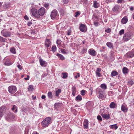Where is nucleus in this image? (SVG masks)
<instances>
[{"instance_id":"obj_1","label":"nucleus","mask_w":134,"mask_h":134,"mask_svg":"<svg viewBox=\"0 0 134 134\" xmlns=\"http://www.w3.org/2000/svg\"><path fill=\"white\" fill-rule=\"evenodd\" d=\"M97 93L98 94V97L99 98L104 100L106 98V96L104 94V91L102 89L98 88L96 89Z\"/></svg>"},{"instance_id":"obj_2","label":"nucleus","mask_w":134,"mask_h":134,"mask_svg":"<svg viewBox=\"0 0 134 134\" xmlns=\"http://www.w3.org/2000/svg\"><path fill=\"white\" fill-rule=\"evenodd\" d=\"M52 123L51 118L50 117L46 118L41 122L42 126L43 127H47Z\"/></svg>"},{"instance_id":"obj_3","label":"nucleus","mask_w":134,"mask_h":134,"mask_svg":"<svg viewBox=\"0 0 134 134\" xmlns=\"http://www.w3.org/2000/svg\"><path fill=\"white\" fill-rule=\"evenodd\" d=\"M31 13L32 15L35 18L40 19L38 11L37 9L34 8H32L31 10Z\"/></svg>"},{"instance_id":"obj_4","label":"nucleus","mask_w":134,"mask_h":134,"mask_svg":"<svg viewBox=\"0 0 134 134\" xmlns=\"http://www.w3.org/2000/svg\"><path fill=\"white\" fill-rule=\"evenodd\" d=\"M14 118V116L13 113H10L7 114L5 119L7 121L11 122L13 120Z\"/></svg>"},{"instance_id":"obj_5","label":"nucleus","mask_w":134,"mask_h":134,"mask_svg":"<svg viewBox=\"0 0 134 134\" xmlns=\"http://www.w3.org/2000/svg\"><path fill=\"white\" fill-rule=\"evenodd\" d=\"M8 90L9 92L11 94H13L17 91L16 87L13 85H11L9 86Z\"/></svg>"},{"instance_id":"obj_6","label":"nucleus","mask_w":134,"mask_h":134,"mask_svg":"<svg viewBox=\"0 0 134 134\" xmlns=\"http://www.w3.org/2000/svg\"><path fill=\"white\" fill-rule=\"evenodd\" d=\"M58 17V14L57 11L56 10L54 9L52 11L51 14V17L52 19H57Z\"/></svg>"},{"instance_id":"obj_7","label":"nucleus","mask_w":134,"mask_h":134,"mask_svg":"<svg viewBox=\"0 0 134 134\" xmlns=\"http://www.w3.org/2000/svg\"><path fill=\"white\" fill-rule=\"evenodd\" d=\"M125 57L126 58H131L134 57V49L131 51L128 52L125 55Z\"/></svg>"},{"instance_id":"obj_8","label":"nucleus","mask_w":134,"mask_h":134,"mask_svg":"<svg viewBox=\"0 0 134 134\" xmlns=\"http://www.w3.org/2000/svg\"><path fill=\"white\" fill-rule=\"evenodd\" d=\"M1 34L5 37H7L11 35L10 32L5 29L3 30L1 32Z\"/></svg>"},{"instance_id":"obj_9","label":"nucleus","mask_w":134,"mask_h":134,"mask_svg":"<svg viewBox=\"0 0 134 134\" xmlns=\"http://www.w3.org/2000/svg\"><path fill=\"white\" fill-rule=\"evenodd\" d=\"M38 14L40 16V19H41L40 16L43 15L45 13V9L43 7H41L38 10Z\"/></svg>"},{"instance_id":"obj_10","label":"nucleus","mask_w":134,"mask_h":134,"mask_svg":"<svg viewBox=\"0 0 134 134\" xmlns=\"http://www.w3.org/2000/svg\"><path fill=\"white\" fill-rule=\"evenodd\" d=\"M79 29L80 31L82 32H86L87 30V27L85 24H81L79 26Z\"/></svg>"},{"instance_id":"obj_11","label":"nucleus","mask_w":134,"mask_h":134,"mask_svg":"<svg viewBox=\"0 0 134 134\" xmlns=\"http://www.w3.org/2000/svg\"><path fill=\"white\" fill-rule=\"evenodd\" d=\"M13 62L11 61L10 59L8 58L5 59L4 60V64L7 66L12 65Z\"/></svg>"},{"instance_id":"obj_12","label":"nucleus","mask_w":134,"mask_h":134,"mask_svg":"<svg viewBox=\"0 0 134 134\" xmlns=\"http://www.w3.org/2000/svg\"><path fill=\"white\" fill-rule=\"evenodd\" d=\"M121 110L124 113H126L128 110V108L127 105L124 103L121 106Z\"/></svg>"},{"instance_id":"obj_13","label":"nucleus","mask_w":134,"mask_h":134,"mask_svg":"<svg viewBox=\"0 0 134 134\" xmlns=\"http://www.w3.org/2000/svg\"><path fill=\"white\" fill-rule=\"evenodd\" d=\"M51 42L50 39H46L45 41L44 45L45 47L48 48L51 46Z\"/></svg>"},{"instance_id":"obj_14","label":"nucleus","mask_w":134,"mask_h":134,"mask_svg":"<svg viewBox=\"0 0 134 134\" xmlns=\"http://www.w3.org/2000/svg\"><path fill=\"white\" fill-rule=\"evenodd\" d=\"M88 52L89 54L92 56H94L96 55V52L94 49L91 48L89 49Z\"/></svg>"},{"instance_id":"obj_15","label":"nucleus","mask_w":134,"mask_h":134,"mask_svg":"<svg viewBox=\"0 0 134 134\" xmlns=\"http://www.w3.org/2000/svg\"><path fill=\"white\" fill-rule=\"evenodd\" d=\"M88 120L85 119L84 120L83 122V127L85 129H88Z\"/></svg>"},{"instance_id":"obj_16","label":"nucleus","mask_w":134,"mask_h":134,"mask_svg":"<svg viewBox=\"0 0 134 134\" xmlns=\"http://www.w3.org/2000/svg\"><path fill=\"white\" fill-rule=\"evenodd\" d=\"M130 39V36L127 33L124 35L123 37V40L126 41H127Z\"/></svg>"},{"instance_id":"obj_17","label":"nucleus","mask_w":134,"mask_h":134,"mask_svg":"<svg viewBox=\"0 0 134 134\" xmlns=\"http://www.w3.org/2000/svg\"><path fill=\"white\" fill-rule=\"evenodd\" d=\"M93 19L94 20L93 23L94 26L96 27L98 26L99 24L98 18L97 16H95L94 18H93Z\"/></svg>"},{"instance_id":"obj_18","label":"nucleus","mask_w":134,"mask_h":134,"mask_svg":"<svg viewBox=\"0 0 134 134\" xmlns=\"http://www.w3.org/2000/svg\"><path fill=\"white\" fill-rule=\"evenodd\" d=\"M101 69L100 68H97L96 71V74L97 77H100L101 76V74L100 73Z\"/></svg>"},{"instance_id":"obj_19","label":"nucleus","mask_w":134,"mask_h":134,"mask_svg":"<svg viewBox=\"0 0 134 134\" xmlns=\"http://www.w3.org/2000/svg\"><path fill=\"white\" fill-rule=\"evenodd\" d=\"M103 118L108 120L110 118V116L109 114H107L104 113H102L101 114Z\"/></svg>"},{"instance_id":"obj_20","label":"nucleus","mask_w":134,"mask_h":134,"mask_svg":"<svg viewBox=\"0 0 134 134\" xmlns=\"http://www.w3.org/2000/svg\"><path fill=\"white\" fill-rule=\"evenodd\" d=\"M40 65L41 66H45L47 64L46 62L44 61L42 58H40L39 60Z\"/></svg>"},{"instance_id":"obj_21","label":"nucleus","mask_w":134,"mask_h":134,"mask_svg":"<svg viewBox=\"0 0 134 134\" xmlns=\"http://www.w3.org/2000/svg\"><path fill=\"white\" fill-rule=\"evenodd\" d=\"M86 108L89 110H91L93 107V105L90 102H87L86 104Z\"/></svg>"},{"instance_id":"obj_22","label":"nucleus","mask_w":134,"mask_h":134,"mask_svg":"<svg viewBox=\"0 0 134 134\" xmlns=\"http://www.w3.org/2000/svg\"><path fill=\"white\" fill-rule=\"evenodd\" d=\"M128 20L127 16H125L121 20V22L122 24H125L127 23Z\"/></svg>"},{"instance_id":"obj_23","label":"nucleus","mask_w":134,"mask_h":134,"mask_svg":"<svg viewBox=\"0 0 134 134\" xmlns=\"http://www.w3.org/2000/svg\"><path fill=\"white\" fill-rule=\"evenodd\" d=\"M120 8V7L118 5H115L114 7L112 9V10L113 12H116L118 11Z\"/></svg>"},{"instance_id":"obj_24","label":"nucleus","mask_w":134,"mask_h":134,"mask_svg":"<svg viewBox=\"0 0 134 134\" xmlns=\"http://www.w3.org/2000/svg\"><path fill=\"white\" fill-rule=\"evenodd\" d=\"M100 6L99 3L97 1H93V6L95 8H98Z\"/></svg>"},{"instance_id":"obj_25","label":"nucleus","mask_w":134,"mask_h":134,"mask_svg":"<svg viewBox=\"0 0 134 134\" xmlns=\"http://www.w3.org/2000/svg\"><path fill=\"white\" fill-rule=\"evenodd\" d=\"M34 89V87L33 85H30L27 88L29 92H31L33 91Z\"/></svg>"},{"instance_id":"obj_26","label":"nucleus","mask_w":134,"mask_h":134,"mask_svg":"<svg viewBox=\"0 0 134 134\" xmlns=\"http://www.w3.org/2000/svg\"><path fill=\"white\" fill-rule=\"evenodd\" d=\"M5 108V106H2L0 108V118L2 117L3 115V111Z\"/></svg>"},{"instance_id":"obj_27","label":"nucleus","mask_w":134,"mask_h":134,"mask_svg":"<svg viewBox=\"0 0 134 134\" xmlns=\"http://www.w3.org/2000/svg\"><path fill=\"white\" fill-rule=\"evenodd\" d=\"M82 99V97L80 95H78L75 98V100L77 102L81 101Z\"/></svg>"},{"instance_id":"obj_28","label":"nucleus","mask_w":134,"mask_h":134,"mask_svg":"<svg viewBox=\"0 0 134 134\" xmlns=\"http://www.w3.org/2000/svg\"><path fill=\"white\" fill-rule=\"evenodd\" d=\"M116 104L114 102H111L109 105V107L111 108L114 109L116 107Z\"/></svg>"},{"instance_id":"obj_29","label":"nucleus","mask_w":134,"mask_h":134,"mask_svg":"<svg viewBox=\"0 0 134 134\" xmlns=\"http://www.w3.org/2000/svg\"><path fill=\"white\" fill-rule=\"evenodd\" d=\"M12 110L14 113H16L17 111V107L16 105H13L12 108L11 109Z\"/></svg>"},{"instance_id":"obj_30","label":"nucleus","mask_w":134,"mask_h":134,"mask_svg":"<svg viewBox=\"0 0 134 134\" xmlns=\"http://www.w3.org/2000/svg\"><path fill=\"white\" fill-rule=\"evenodd\" d=\"M61 90L60 89H58L57 90H56L55 92V95L57 97L59 96V94L61 93Z\"/></svg>"},{"instance_id":"obj_31","label":"nucleus","mask_w":134,"mask_h":134,"mask_svg":"<svg viewBox=\"0 0 134 134\" xmlns=\"http://www.w3.org/2000/svg\"><path fill=\"white\" fill-rule=\"evenodd\" d=\"M118 73L117 72L115 71H113L111 73V76L113 77L117 75Z\"/></svg>"},{"instance_id":"obj_32","label":"nucleus","mask_w":134,"mask_h":134,"mask_svg":"<svg viewBox=\"0 0 134 134\" xmlns=\"http://www.w3.org/2000/svg\"><path fill=\"white\" fill-rule=\"evenodd\" d=\"M109 127L111 129H114L115 130L117 129L118 128V126L117 124L110 125L109 126Z\"/></svg>"},{"instance_id":"obj_33","label":"nucleus","mask_w":134,"mask_h":134,"mask_svg":"<svg viewBox=\"0 0 134 134\" xmlns=\"http://www.w3.org/2000/svg\"><path fill=\"white\" fill-rule=\"evenodd\" d=\"M72 95L73 96H74L76 93V89L75 87H73L72 88Z\"/></svg>"},{"instance_id":"obj_34","label":"nucleus","mask_w":134,"mask_h":134,"mask_svg":"<svg viewBox=\"0 0 134 134\" xmlns=\"http://www.w3.org/2000/svg\"><path fill=\"white\" fill-rule=\"evenodd\" d=\"M62 74L63 75L62 78L63 79H65L68 77V74L67 72H63Z\"/></svg>"},{"instance_id":"obj_35","label":"nucleus","mask_w":134,"mask_h":134,"mask_svg":"<svg viewBox=\"0 0 134 134\" xmlns=\"http://www.w3.org/2000/svg\"><path fill=\"white\" fill-rule=\"evenodd\" d=\"M56 55L59 57L60 60H64L65 59V58L61 54L59 53H57Z\"/></svg>"},{"instance_id":"obj_36","label":"nucleus","mask_w":134,"mask_h":134,"mask_svg":"<svg viewBox=\"0 0 134 134\" xmlns=\"http://www.w3.org/2000/svg\"><path fill=\"white\" fill-rule=\"evenodd\" d=\"M106 45L109 48H113V44L110 42H107L106 43Z\"/></svg>"},{"instance_id":"obj_37","label":"nucleus","mask_w":134,"mask_h":134,"mask_svg":"<svg viewBox=\"0 0 134 134\" xmlns=\"http://www.w3.org/2000/svg\"><path fill=\"white\" fill-rule=\"evenodd\" d=\"M100 87L103 89V90H105L107 88V86L105 84H102L100 86Z\"/></svg>"},{"instance_id":"obj_38","label":"nucleus","mask_w":134,"mask_h":134,"mask_svg":"<svg viewBox=\"0 0 134 134\" xmlns=\"http://www.w3.org/2000/svg\"><path fill=\"white\" fill-rule=\"evenodd\" d=\"M47 96L48 98L49 99H52L53 98L52 93L51 92H49L47 94Z\"/></svg>"},{"instance_id":"obj_39","label":"nucleus","mask_w":134,"mask_h":134,"mask_svg":"<svg viewBox=\"0 0 134 134\" xmlns=\"http://www.w3.org/2000/svg\"><path fill=\"white\" fill-rule=\"evenodd\" d=\"M123 72L124 74H127L128 72V69L125 67L123 68L122 69Z\"/></svg>"},{"instance_id":"obj_40","label":"nucleus","mask_w":134,"mask_h":134,"mask_svg":"<svg viewBox=\"0 0 134 134\" xmlns=\"http://www.w3.org/2000/svg\"><path fill=\"white\" fill-rule=\"evenodd\" d=\"M52 51L53 52H55L57 50V48L55 45H53L52 47Z\"/></svg>"},{"instance_id":"obj_41","label":"nucleus","mask_w":134,"mask_h":134,"mask_svg":"<svg viewBox=\"0 0 134 134\" xmlns=\"http://www.w3.org/2000/svg\"><path fill=\"white\" fill-rule=\"evenodd\" d=\"M7 39L3 38L0 36V42H4L7 40Z\"/></svg>"},{"instance_id":"obj_42","label":"nucleus","mask_w":134,"mask_h":134,"mask_svg":"<svg viewBox=\"0 0 134 134\" xmlns=\"http://www.w3.org/2000/svg\"><path fill=\"white\" fill-rule=\"evenodd\" d=\"M87 49L86 48L83 47V49H82L81 51V53L82 54H84L86 53L87 52Z\"/></svg>"},{"instance_id":"obj_43","label":"nucleus","mask_w":134,"mask_h":134,"mask_svg":"<svg viewBox=\"0 0 134 134\" xmlns=\"http://www.w3.org/2000/svg\"><path fill=\"white\" fill-rule=\"evenodd\" d=\"M62 105V104L60 103H55L54 104V107L55 108H59Z\"/></svg>"},{"instance_id":"obj_44","label":"nucleus","mask_w":134,"mask_h":134,"mask_svg":"<svg viewBox=\"0 0 134 134\" xmlns=\"http://www.w3.org/2000/svg\"><path fill=\"white\" fill-rule=\"evenodd\" d=\"M10 52L13 54H15L16 53V51L15 49L14 48H12L10 50Z\"/></svg>"},{"instance_id":"obj_45","label":"nucleus","mask_w":134,"mask_h":134,"mask_svg":"<svg viewBox=\"0 0 134 134\" xmlns=\"http://www.w3.org/2000/svg\"><path fill=\"white\" fill-rule=\"evenodd\" d=\"M62 41L59 40H57L56 42L58 46H61V42Z\"/></svg>"},{"instance_id":"obj_46","label":"nucleus","mask_w":134,"mask_h":134,"mask_svg":"<svg viewBox=\"0 0 134 134\" xmlns=\"http://www.w3.org/2000/svg\"><path fill=\"white\" fill-rule=\"evenodd\" d=\"M128 83L129 84L132 86L134 84V82L132 80H129L128 81Z\"/></svg>"},{"instance_id":"obj_47","label":"nucleus","mask_w":134,"mask_h":134,"mask_svg":"<svg viewBox=\"0 0 134 134\" xmlns=\"http://www.w3.org/2000/svg\"><path fill=\"white\" fill-rule=\"evenodd\" d=\"M114 92L113 91H109L108 92V94L109 96H112L114 95Z\"/></svg>"},{"instance_id":"obj_48","label":"nucleus","mask_w":134,"mask_h":134,"mask_svg":"<svg viewBox=\"0 0 134 134\" xmlns=\"http://www.w3.org/2000/svg\"><path fill=\"white\" fill-rule=\"evenodd\" d=\"M75 16L76 17H77L80 15V13L79 11H78L75 13Z\"/></svg>"},{"instance_id":"obj_49","label":"nucleus","mask_w":134,"mask_h":134,"mask_svg":"<svg viewBox=\"0 0 134 134\" xmlns=\"http://www.w3.org/2000/svg\"><path fill=\"white\" fill-rule=\"evenodd\" d=\"M86 91L84 90H82L81 91V94L82 96H84L86 94Z\"/></svg>"},{"instance_id":"obj_50","label":"nucleus","mask_w":134,"mask_h":134,"mask_svg":"<svg viewBox=\"0 0 134 134\" xmlns=\"http://www.w3.org/2000/svg\"><path fill=\"white\" fill-rule=\"evenodd\" d=\"M125 2L124 0H118L117 2L118 3H123Z\"/></svg>"},{"instance_id":"obj_51","label":"nucleus","mask_w":134,"mask_h":134,"mask_svg":"<svg viewBox=\"0 0 134 134\" xmlns=\"http://www.w3.org/2000/svg\"><path fill=\"white\" fill-rule=\"evenodd\" d=\"M105 31L107 33H109L111 32V29L110 28L108 27L106 29Z\"/></svg>"},{"instance_id":"obj_52","label":"nucleus","mask_w":134,"mask_h":134,"mask_svg":"<svg viewBox=\"0 0 134 134\" xmlns=\"http://www.w3.org/2000/svg\"><path fill=\"white\" fill-rule=\"evenodd\" d=\"M124 29H122L119 31V34L120 35H121L124 33Z\"/></svg>"},{"instance_id":"obj_53","label":"nucleus","mask_w":134,"mask_h":134,"mask_svg":"<svg viewBox=\"0 0 134 134\" xmlns=\"http://www.w3.org/2000/svg\"><path fill=\"white\" fill-rule=\"evenodd\" d=\"M97 119L98 120L100 121H101L102 120L101 116L100 115H98L97 116Z\"/></svg>"},{"instance_id":"obj_54","label":"nucleus","mask_w":134,"mask_h":134,"mask_svg":"<svg viewBox=\"0 0 134 134\" xmlns=\"http://www.w3.org/2000/svg\"><path fill=\"white\" fill-rule=\"evenodd\" d=\"M69 0H62V2L64 4H66L68 3Z\"/></svg>"},{"instance_id":"obj_55","label":"nucleus","mask_w":134,"mask_h":134,"mask_svg":"<svg viewBox=\"0 0 134 134\" xmlns=\"http://www.w3.org/2000/svg\"><path fill=\"white\" fill-rule=\"evenodd\" d=\"M49 5V4L48 3L44 5V7L47 9H48Z\"/></svg>"},{"instance_id":"obj_56","label":"nucleus","mask_w":134,"mask_h":134,"mask_svg":"<svg viewBox=\"0 0 134 134\" xmlns=\"http://www.w3.org/2000/svg\"><path fill=\"white\" fill-rule=\"evenodd\" d=\"M32 23L31 21H29L27 23V25L29 26H30L32 24Z\"/></svg>"},{"instance_id":"obj_57","label":"nucleus","mask_w":134,"mask_h":134,"mask_svg":"<svg viewBox=\"0 0 134 134\" xmlns=\"http://www.w3.org/2000/svg\"><path fill=\"white\" fill-rule=\"evenodd\" d=\"M17 67L20 70H21L22 69V66L20 65H17Z\"/></svg>"},{"instance_id":"obj_58","label":"nucleus","mask_w":134,"mask_h":134,"mask_svg":"<svg viewBox=\"0 0 134 134\" xmlns=\"http://www.w3.org/2000/svg\"><path fill=\"white\" fill-rule=\"evenodd\" d=\"M80 76V75L79 73H77V75L75 77V78L77 79V77Z\"/></svg>"},{"instance_id":"obj_59","label":"nucleus","mask_w":134,"mask_h":134,"mask_svg":"<svg viewBox=\"0 0 134 134\" xmlns=\"http://www.w3.org/2000/svg\"><path fill=\"white\" fill-rule=\"evenodd\" d=\"M24 18L26 20H28L29 19L28 17L26 15L24 16Z\"/></svg>"},{"instance_id":"obj_60","label":"nucleus","mask_w":134,"mask_h":134,"mask_svg":"<svg viewBox=\"0 0 134 134\" xmlns=\"http://www.w3.org/2000/svg\"><path fill=\"white\" fill-rule=\"evenodd\" d=\"M27 77H26V78H24V79L25 80H28L29 79V76L28 75H27Z\"/></svg>"},{"instance_id":"obj_61","label":"nucleus","mask_w":134,"mask_h":134,"mask_svg":"<svg viewBox=\"0 0 134 134\" xmlns=\"http://www.w3.org/2000/svg\"><path fill=\"white\" fill-rule=\"evenodd\" d=\"M46 98V96L44 95H42L41 96V98L43 99H45Z\"/></svg>"},{"instance_id":"obj_62","label":"nucleus","mask_w":134,"mask_h":134,"mask_svg":"<svg viewBox=\"0 0 134 134\" xmlns=\"http://www.w3.org/2000/svg\"><path fill=\"white\" fill-rule=\"evenodd\" d=\"M130 9L131 11H132L133 10L134 8L132 6H131L130 8Z\"/></svg>"},{"instance_id":"obj_63","label":"nucleus","mask_w":134,"mask_h":134,"mask_svg":"<svg viewBox=\"0 0 134 134\" xmlns=\"http://www.w3.org/2000/svg\"><path fill=\"white\" fill-rule=\"evenodd\" d=\"M61 51L62 53H65V50L64 49H61Z\"/></svg>"},{"instance_id":"obj_64","label":"nucleus","mask_w":134,"mask_h":134,"mask_svg":"<svg viewBox=\"0 0 134 134\" xmlns=\"http://www.w3.org/2000/svg\"><path fill=\"white\" fill-rule=\"evenodd\" d=\"M32 134H39V133L36 131H34Z\"/></svg>"}]
</instances>
